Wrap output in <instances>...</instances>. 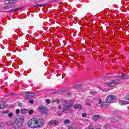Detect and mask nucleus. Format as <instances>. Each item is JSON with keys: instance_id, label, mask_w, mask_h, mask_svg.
I'll return each instance as SVG.
<instances>
[{"instance_id": "obj_1", "label": "nucleus", "mask_w": 129, "mask_h": 129, "mask_svg": "<svg viewBox=\"0 0 129 129\" xmlns=\"http://www.w3.org/2000/svg\"><path fill=\"white\" fill-rule=\"evenodd\" d=\"M52 102H57V103H61L63 105V107L61 106V105H59L58 106V109H61V112L66 113L67 110H70L71 109V107L73 106L74 103L73 102V100H53Z\"/></svg>"}, {"instance_id": "obj_2", "label": "nucleus", "mask_w": 129, "mask_h": 129, "mask_svg": "<svg viewBox=\"0 0 129 129\" xmlns=\"http://www.w3.org/2000/svg\"><path fill=\"white\" fill-rule=\"evenodd\" d=\"M36 123V128L39 127H43L45 123V120L43 118H35Z\"/></svg>"}, {"instance_id": "obj_3", "label": "nucleus", "mask_w": 129, "mask_h": 129, "mask_svg": "<svg viewBox=\"0 0 129 129\" xmlns=\"http://www.w3.org/2000/svg\"><path fill=\"white\" fill-rule=\"evenodd\" d=\"M28 127L31 128H37V125L36 123V118H33L28 121Z\"/></svg>"}, {"instance_id": "obj_4", "label": "nucleus", "mask_w": 129, "mask_h": 129, "mask_svg": "<svg viewBox=\"0 0 129 129\" xmlns=\"http://www.w3.org/2000/svg\"><path fill=\"white\" fill-rule=\"evenodd\" d=\"M115 96L109 95L106 97L105 101L107 103H112L113 99H115Z\"/></svg>"}, {"instance_id": "obj_5", "label": "nucleus", "mask_w": 129, "mask_h": 129, "mask_svg": "<svg viewBox=\"0 0 129 129\" xmlns=\"http://www.w3.org/2000/svg\"><path fill=\"white\" fill-rule=\"evenodd\" d=\"M12 125L14 128L18 129L22 125V123L21 122H18L16 120V122L13 123Z\"/></svg>"}, {"instance_id": "obj_6", "label": "nucleus", "mask_w": 129, "mask_h": 129, "mask_svg": "<svg viewBox=\"0 0 129 129\" xmlns=\"http://www.w3.org/2000/svg\"><path fill=\"white\" fill-rule=\"evenodd\" d=\"M97 107H103V102L100 99L97 100Z\"/></svg>"}, {"instance_id": "obj_7", "label": "nucleus", "mask_w": 129, "mask_h": 129, "mask_svg": "<svg viewBox=\"0 0 129 129\" xmlns=\"http://www.w3.org/2000/svg\"><path fill=\"white\" fill-rule=\"evenodd\" d=\"M34 96H35V94L33 93H26V97H27V98H31V97H34Z\"/></svg>"}, {"instance_id": "obj_8", "label": "nucleus", "mask_w": 129, "mask_h": 129, "mask_svg": "<svg viewBox=\"0 0 129 129\" xmlns=\"http://www.w3.org/2000/svg\"><path fill=\"white\" fill-rule=\"evenodd\" d=\"M117 84V82L114 81L110 83H108L107 85L109 86H110L111 87H114V86H115Z\"/></svg>"}, {"instance_id": "obj_9", "label": "nucleus", "mask_w": 129, "mask_h": 129, "mask_svg": "<svg viewBox=\"0 0 129 129\" xmlns=\"http://www.w3.org/2000/svg\"><path fill=\"white\" fill-rule=\"evenodd\" d=\"M99 118H100V116L98 115H93L92 116V119L94 121H97Z\"/></svg>"}, {"instance_id": "obj_10", "label": "nucleus", "mask_w": 129, "mask_h": 129, "mask_svg": "<svg viewBox=\"0 0 129 129\" xmlns=\"http://www.w3.org/2000/svg\"><path fill=\"white\" fill-rule=\"evenodd\" d=\"M119 104L120 105H125L126 104H128V102L126 101L120 100Z\"/></svg>"}, {"instance_id": "obj_11", "label": "nucleus", "mask_w": 129, "mask_h": 129, "mask_svg": "<svg viewBox=\"0 0 129 129\" xmlns=\"http://www.w3.org/2000/svg\"><path fill=\"white\" fill-rule=\"evenodd\" d=\"M74 108H75V109L77 108H79V109H81V108H82V106H81L80 104H76L74 105Z\"/></svg>"}, {"instance_id": "obj_12", "label": "nucleus", "mask_w": 129, "mask_h": 129, "mask_svg": "<svg viewBox=\"0 0 129 129\" xmlns=\"http://www.w3.org/2000/svg\"><path fill=\"white\" fill-rule=\"evenodd\" d=\"M6 106H7V104L4 102H2L0 104V107L1 109H4V108H6Z\"/></svg>"}, {"instance_id": "obj_13", "label": "nucleus", "mask_w": 129, "mask_h": 129, "mask_svg": "<svg viewBox=\"0 0 129 129\" xmlns=\"http://www.w3.org/2000/svg\"><path fill=\"white\" fill-rule=\"evenodd\" d=\"M40 110L42 113H46V108L44 107H41Z\"/></svg>"}, {"instance_id": "obj_14", "label": "nucleus", "mask_w": 129, "mask_h": 129, "mask_svg": "<svg viewBox=\"0 0 129 129\" xmlns=\"http://www.w3.org/2000/svg\"><path fill=\"white\" fill-rule=\"evenodd\" d=\"M21 112L23 114H25V113H27V112H28V110L26 109H23L21 110Z\"/></svg>"}, {"instance_id": "obj_15", "label": "nucleus", "mask_w": 129, "mask_h": 129, "mask_svg": "<svg viewBox=\"0 0 129 129\" xmlns=\"http://www.w3.org/2000/svg\"><path fill=\"white\" fill-rule=\"evenodd\" d=\"M127 78H128V76H127L126 75H123L121 76L122 79H127Z\"/></svg>"}, {"instance_id": "obj_16", "label": "nucleus", "mask_w": 129, "mask_h": 129, "mask_svg": "<svg viewBox=\"0 0 129 129\" xmlns=\"http://www.w3.org/2000/svg\"><path fill=\"white\" fill-rule=\"evenodd\" d=\"M86 129H95V125H90Z\"/></svg>"}, {"instance_id": "obj_17", "label": "nucleus", "mask_w": 129, "mask_h": 129, "mask_svg": "<svg viewBox=\"0 0 129 129\" xmlns=\"http://www.w3.org/2000/svg\"><path fill=\"white\" fill-rule=\"evenodd\" d=\"M63 123H64V124H67L70 123V120L66 119V120L64 121Z\"/></svg>"}, {"instance_id": "obj_18", "label": "nucleus", "mask_w": 129, "mask_h": 129, "mask_svg": "<svg viewBox=\"0 0 129 129\" xmlns=\"http://www.w3.org/2000/svg\"><path fill=\"white\" fill-rule=\"evenodd\" d=\"M19 119L20 120L19 122H21L22 124V123L23 122V121H24L25 118H24V117H21Z\"/></svg>"}, {"instance_id": "obj_19", "label": "nucleus", "mask_w": 129, "mask_h": 129, "mask_svg": "<svg viewBox=\"0 0 129 129\" xmlns=\"http://www.w3.org/2000/svg\"><path fill=\"white\" fill-rule=\"evenodd\" d=\"M53 124L54 125H58V123H59V122L57 120H53Z\"/></svg>"}, {"instance_id": "obj_20", "label": "nucleus", "mask_w": 129, "mask_h": 129, "mask_svg": "<svg viewBox=\"0 0 129 129\" xmlns=\"http://www.w3.org/2000/svg\"><path fill=\"white\" fill-rule=\"evenodd\" d=\"M21 9H24V7L16 8L13 10H11V12H14V11H20Z\"/></svg>"}, {"instance_id": "obj_21", "label": "nucleus", "mask_w": 129, "mask_h": 129, "mask_svg": "<svg viewBox=\"0 0 129 129\" xmlns=\"http://www.w3.org/2000/svg\"><path fill=\"white\" fill-rule=\"evenodd\" d=\"M10 4H16L17 3V0H10Z\"/></svg>"}, {"instance_id": "obj_22", "label": "nucleus", "mask_w": 129, "mask_h": 129, "mask_svg": "<svg viewBox=\"0 0 129 129\" xmlns=\"http://www.w3.org/2000/svg\"><path fill=\"white\" fill-rule=\"evenodd\" d=\"M1 113H3V114L9 113V110H6L5 111H2Z\"/></svg>"}, {"instance_id": "obj_23", "label": "nucleus", "mask_w": 129, "mask_h": 129, "mask_svg": "<svg viewBox=\"0 0 129 129\" xmlns=\"http://www.w3.org/2000/svg\"><path fill=\"white\" fill-rule=\"evenodd\" d=\"M7 123L8 125H13V123L12 122V121H7Z\"/></svg>"}, {"instance_id": "obj_24", "label": "nucleus", "mask_w": 129, "mask_h": 129, "mask_svg": "<svg viewBox=\"0 0 129 129\" xmlns=\"http://www.w3.org/2000/svg\"><path fill=\"white\" fill-rule=\"evenodd\" d=\"M4 3L6 5H9V4H10V0H5Z\"/></svg>"}, {"instance_id": "obj_25", "label": "nucleus", "mask_w": 129, "mask_h": 129, "mask_svg": "<svg viewBox=\"0 0 129 129\" xmlns=\"http://www.w3.org/2000/svg\"><path fill=\"white\" fill-rule=\"evenodd\" d=\"M49 125H52V124H53V120H51L48 122Z\"/></svg>"}, {"instance_id": "obj_26", "label": "nucleus", "mask_w": 129, "mask_h": 129, "mask_svg": "<svg viewBox=\"0 0 129 129\" xmlns=\"http://www.w3.org/2000/svg\"><path fill=\"white\" fill-rule=\"evenodd\" d=\"M33 113H34V110H30L29 111H28V114L30 115L33 114Z\"/></svg>"}, {"instance_id": "obj_27", "label": "nucleus", "mask_w": 129, "mask_h": 129, "mask_svg": "<svg viewBox=\"0 0 129 129\" xmlns=\"http://www.w3.org/2000/svg\"><path fill=\"white\" fill-rule=\"evenodd\" d=\"M46 103H47V104H50V102H51V101H50L49 99H47L46 100Z\"/></svg>"}, {"instance_id": "obj_28", "label": "nucleus", "mask_w": 129, "mask_h": 129, "mask_svg": "<svg viewBox=\"0 0 129 129\" xmlns=\"http://www.w3.org/2000/svg\"><path fill=\"white\" fill-rule=\"evenodd\" d=\"M82 115L83 117H86V116H87V114L86 113H83Z\"/></svg>"}, {"instance_id": "obj_29", "label": "nucleus", "mask_w": 129, "mask_h": 129, "mask_svg": "<svg viewBox=\"0 0 129 129\" xmlns=\"http://www.w3.org/2000/svg\"><path fill=\"white\" fill-rule=\"evenodd\" d=\"M15 113H16V114H19L20 113V109H16Z\"/></svg>"}, {"instance_id": "obj_30", "label": "nucleus", "mask_w": 129, "mask_h": 129, "mask_svg": "<svg viewBox=\"0 0 129 129\" xmlns=\"http://www.w3.org/2000/svg\"><path fill=\"white\" fill-rule=\"evenodd\" d=\"M13 113H9L8 114V116L9 117H13Z\"/></svg>"}, {"instance_id": "obj_31", "label": "nucleus", "mask_w": 129, "mask_h": 129, "mask_svg": "<svg viewBox=\"0 0 129 129\" xmlns=\"http://www.w3.org/2000/svg\"><path fill=\"white\" fill-rule=\"evenodd\" d=\"M104 128L107 129L108 127H109V125L108 124H105L104 126Z\"/></svg>"}, {"instance_id": "obj_32", "label": "nucleus", "mask_w": 129, "mask_h": 129, "mask_svg": "<svg viewBox=\"0 0 129 129\" xmlns=\"http://www.w3.org/2000/svg\"><path fill=\"white\" fill-rule=\"evenodd\" d=\"M3 127H4V123H0V129H3Z\"/></svg>"}, {"instance_id": "obj_33", "label": "nucleus", "mask_w": 129, "mask_h": 129, "mask_svg": "<svg viewBox=\"0 0 129 129\" xmlns=\"http://www.w3.org/2000/svg\"><path fill=\"white\" fill-rule=\"evenodd\" d=\"M91 94H92V95H95V94H96V93L95 92L92 91L91 92Z\"/></svg>"}, {"instance_id": "obj_34", "label": "nucleus", "mask_w": 129, "mask_h": 129, "mask_svg": "<svg viewBox=\"0 0 129 129\" xmlns=\"http://www.w3.org/2000/svg\"><path fill=\"white\" fill-rule=\"evenodd\" d=\"M38 7H40V8H42V7H44V6H45V5L43 4V5H38Z\"/></svg>"}, {"instance_id": "obj_35", "label": "nucleus", "mask_w": 129, "mask_h": 129, "mask_svg": "<svg viewBox=\"0 0 129 129\" xmlns=\"http://www.w3.org/2000/svg\"><path fill=\"white\" fill-rule=\"evenodd\" d=\"M30 103H31V104L34 103V100H31L30 101Z\"/></svg>"}, {"instance_id": "obj_36", "label": "nucleus", "mask_w": 129, "mask_h": 129, "mask_svg": "<svg viewBox=\"0 0 129 129\" xmlns=\"http://www.w3.org/2000/svg\"><path fill=\"white\" fill-rule=\"evenodd\" d=\"M68 128H69V129H73V128L72 126H69L68 127Z\"/></svg>"}, {"instance_id": "obj_37", "label": "nucleus", "mask_w": 129, "mask_h": 129, "mask_svg": "<svg viewBox=\"0 0 129 129\" xmlns=\"http://www.w3.org/2000/svg\"><path fill=\"white\" fill-rule=\"evenodd\" d=\"M10 8H15V5H12L10 7Z\"/></svg>"}, {"instance_id": "obj_38", "label": "nucleus", "mask_w": 129, "mask_h": 129, "mask_svg": "<svg viewBox=\"0 0 129 129\" xmlns=\"http://www.w3.org/2000/svg\"><path fill=\"white\" fill-rule=\"evenodd\" d=\"M95 129H100V128L97 127L96 126H95Z\"/></svg>"}, {"instance_id": "obj_39", "label": "nucleus", "mask_w": 129, "mask_h": 129, "mask_svg": "<svg viewBox=\"0 0 129 129\" xmlns=\"http://www.w3.org/2000/svg\"><path fill=\"white\" fill-rule=\"evenodd\" d=\"M41 1H43V0H35V2H40Z\"/></svg>"}, {"instance_id": "obj_40", "label": "nucleus", "mask_w": 129, "mask_h": 129, "mask_svg": "<svg viewBox=\"0 0 129 129\" xmlns=\"http://www.w3.org/2000/svg\"><path fill=\"white\" fill-rule=\"evenodd\" d=\"M68 95H69H69H71V93H68Z\"/></svg>"}, {"instance_id": "obj_41", "label": "nucleus", "mask_w": 129, "mask_h": 129, "mask_svg": "<svg viewBox=\"0 0 129 129\" xmlns=\"http://www.w3.org/2000/svg\"><path fill=\"white\" fill-rule=\"evenodd\" d=\"M58 115H59V116H61V115H62V114H58Z\"/></svg>"}, {"instance_id": "obj_42", "label": "nucleus", "mask_w": 129, "mask_h": 129, "mask_svg": "<svg viewBox=\"0 0 129 129\" xmlns=\"http://www.w3.org/2000/svg\"><path fill=\"white\" fill-rule=\"evenodd\" d=\"M88 104H89V105L90 106L91 105V104H90V103H89Z\"/></svg>"}, {"instance_id": "obj_43", "label": "nucleus", "mask_w": 129, "mask_h": 129, "mask_svg": "<svg viewBox=\"0 0 129 129\" xmlns=\"http://www.w3.org/2000/svg\"><path fill=\"white\" fill-rule=\"evenodd\" d=\"M6 9H9V7L8 6H7Z\"/></svg>"}, {"instance_id": "obj_44", "label": "nucleus", "mask_w": 129, "mask_h": 129, "mask_svg": "<svg viewBox=\"0 0 129 129\" xmlns=\"http://www.w3.org/2000/svg\"><path fill=\"white\" fill-rule=\"evenodd\" d=\"M10 95H14V94H11Z\"/></svg>"}, {"instance_id": "obj_45", "label": "nucleus", "mask_w": 129, "mask_h": 129, "mask_svg": "<svg viewBox=\"0 0 129 129\" xmlns=\"http://www.w3.org/2000/svg\"><path fill=\"white\" fill-rule=\"evenodd\" d=\"M86 105H87V103H86Z\"/></svg>"}]
</instances>
